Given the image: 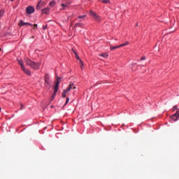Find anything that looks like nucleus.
<instances>
[{
	"mask_svg": "<svg viewBox=\"0 0 179 179\" xmlns=\"http://www.w3.org/2000/svg\"><path fill=\"white\" fill-rule=\"evenodd\" d=\"M176 110H177V106L173 107V111H176Z\"/></svg>",
	"mask_w": 179,
	"mask_h": 179,
	"instance_id": "nucleus-27",
	"label": "nucleus"
},
{
	"mask_svg": "<svg viewBox=\"0 0 179 179\" xmlns=\"http://www.w3.org/2000/svg\"><path fill=\"white\" fill-rule=\"evenodd\" d=\"M69 103V98L67 97L64 106H66Z\"/></svg>",
	"mask_w": 179,
	"mask_h": 179,
	"instance_id": "nucleus-25",
	"label": "nucleus"
},
{
	"mask_svg": "<svg viewBox=\"0 0 179 179\" xmlns=\"http://www.w3.org/2000/svg\"><path fill=\"white\" fill-rule=\"evenodd\" d=\"M25 64L27 65H28V66H30L32 69H35V70L40 69L41 64L36 63V62L31 61V59H27L25 60Z\"/></svg>",
	"mask_w": 179,
	"mask_h": 179,
	"instance_id": "nucleus-1",
	"label": "nucleus"
},
{
	"mask_svg": "<svg viewBox=\"0 0 179 179\" xmlns=\"http://www.w3.org/2000/svg\"><path fill=\"white\" fill-rule=\"evenodd\" d=\"M49 6H52V8L55 6V1H52L50 2Z\"/></svg>",
	"mask_w": 179,
	"mask_h": 179,
	"instance_id": "nucleus-17",
	"label": "nucleus"
},
{
	"mask_svg": "<svg viewBox=\"0 0 179 179\" xmlns=\"http://www.w3.org/2000/svg\"><path fill=\"white\" fill-rule=\"evenodd\" d=\"M62 8H65L66 6V5L64 4V3H62Z\"/></svg>",
	"mask_w": 179,
	"mask_h": 179,
	"instance_id": "nucleus-29",
	"label": "nucleus"
},
{
	"mask_svg": "<svg viewBox=\"0 0 179 179\" xmlns=\"http://www.w3.org/2000/svg\"><path fill=\"white\" fill-rule=\"evenodd\" d=\"M72 51L73 52V53L75 54L76 58V59H78V61H82L80 59V57H79V55H78V53L76 52V51H75V50L72 49Z\"/></svg>",
	"mask_w": 179,
	"mask_h": 179,
	"instance_id": "nucleus-13",
	"label": "nucleus"
},
{
	"mask_svg": "<svg viewBox=\"0 0 179 179\" xmlns=\"http://www.w3.org/2000/svg\"><path fill=\"white\" fill-rule=\"evenodd\" d=\"M44 82L45 87H47L48 89H51V83H52V82L51 81V77H50V75L47 73L45 75Z\"/></svg>",
	"mask_w": 179,
	"mask_h": 179,
	"instance_id": "nucleus-3",
	"label": "nucleus"
},
{
	"mask_svg": "<svg viewBox=\"0 0 179 179\" xmlns=\"http://www.w3.org/2000/svg\"><path fill=\"white\" fill-rule=\"evenodd\" d=\"M171 120H173V121H177V120H178V117H176V116H175V115H172V116H171Z\"/></svg>",
	"mask_w": 179,
	"mask_h": 179,
	"instance_id": "nucleus-18",
	"label": "nucleus"
},
{
	"mask_svg": "<svg viewBox=\"0 0 179 179\" xmlns=\"http://www.w3.org/2000/svg\"><path fill=\"white\" fill-rule=\"evenodd\" d=\"M11 1H15V0H10Z\"/></svg>",
	"mask_w": 179,
	"mask_h": 179,
	"instance_id": "nucleus-33",
	"label": "nucleus"
},
{
	"mask_svg": "<svg viewBox=\"0 0 179 179\" xmlns=\"http://www.w3.org/2000/svg\"><path fill=\"white\" fill-rule=\"evenodd\" d=\"M145 59H146V57L145 56L141 58V61H145Z\"/></svg>",
	"mask_w": 179,
	"mask_h": 179,
	"instance_id": "nucleus-26",
	"label": "nucleus"
},
{
	"mask_svg": "<svg viewBox=\"0 0 179 179\" xmlns=\"http://www.w3.org/2000/svg\"><path fill=\"white\" fill-rule=\"evenodd\" d=\"M5 13V11L3 10H0V19L3 16V14Z\"/></svg>",
	"mask_w": 179,
	"mask_h": 179,
	"instance_id": "nucleus-20",
	"label": "nucleus"
},
{
	"mask_svg": "<svg viewBox=\"0 0 179 179\" xmlns=\"http://www.w3.org/2000/svg\"><path fill=\"white\" fill-rule=\"evenodd\" d=\"M20 26H31V27H33V24H31L29 22H24L23 20H20L19 23Z\"/></svg>",
	"mask_w": 179,
	"mask_h": 179,
	"instance_id": "nucleus-7",
	"label": "nucleus"
},
{
	"mask_svg": "<svg viewBox=\"0 0 179 179\" xmlns=\"http://www.w3.org/2000/svg\"><path fill=\"white\" fill-rule=\"evenodd\" d=\"M73 89H76V87H73Z\"/></svg>",
	"mask_w": 179,
	"mask_h": 179,
	"instance_id": "nucleus-32",
	"label": "nucleus"
},
{
	"mask_svg": "<svg viewBox=\"0 0 179 179\" xmlns=\"http://www.w3.org/2000/svg\"><path fill=\"white\" fill-rule=\"evenodd\" d=\"M102 3H110V0H103Z\"/></svg>",
	"mask_w": 179,
	"mask_h": 179,
	"instance_id": "nucleus-21",
	"label": "nucleus"
},
{
	"mask_svg": "<svg viewBox=\"0 0 179 179\" xmlns=\"http://www.w3.org/2000/svg\"><path fill=\"white\" fill-rule=\"evenodd\" d=\"M129 44V42H126L123 44L120 45V47H125V45H128Z\"/></svg>",
	"mask_w": 179,
	"mask_h": 179,
	"instance_id": "nucleus-19",
	"label": "nucleus"
},
{
	"mask_svg": "<svg viewBox=\"0 0 179 179\" xmlns=\"http://www.w3.org/2000/svg\"><path fill=\"white\" fill-rule=\"evenodd\" d=\"M45 5H47V2L41 0L36 6V10H40V9H41L43 6H45Z\"/></svg>",
	"mask_w": 179,
	"mask_h": 179,
	"instance_id": "nucleus-4",
	"label": "nucleus"
},
{
	"mask_svg": "<svg viewBox=\"0 0 179 179\" xmlns=\"http://www.w3.org/2000/svg\"><path fill=\"white\" fill-rule=\"evenodd\" d=\"M90 16H92V17H94V19H95V20L96 22H100V17L98 16L97 14H96V13L93 10H90Z\"/></svg>",
	"mask_w": 179,
	"mask_h": 179,
	"instance_id": "nucleus-5",
	"label": "nucleus"
},
{
	"mask_svg": "<svg viewBox=\"0 0 179 179\" xmlns=\"http://www.w3.org/2000/svg\"><path fill=\"white\" fill-rule=\"evenodd\" d=\"M60 80H61V78L57 77V82L55 83V85L54 87V92L51 96L50 101H53L54 99H55V96H57V93L58 92V87H59V83L61 82Z\"/></svg>",
	"mask_w": 179,
	"mask_h": 179,
	"instance_id": "nucleus-2",
	"label": "nucleus"
},
{
	"mask_svg": "<svg viewBox=\"0 0 179 179\" xmlns=\"http://www.w3.org/2000/svg\"><path fill=\"white\" fill-rule=\"evenodd\" d=\"M34 7L29 6L28 7H27L26 8V12L27 13H28V15H31V13H34Z\"/></svg>",
	"mask_w": 179,
	"mask_h": 179,
	"instance_id": "nucleus-6",
	"label": "nucleus"
},
{
	"mask_svg": "<svg viewBox=\"0 0 179 179\" xmlns=\"http://www.w3.org/2000/svg\"><path fill=\"white\" fill-rule=\"evenodd\" d=\"M80 68H81V69H83V62H82V60H80Z\"/></svg>",
	"mask_w": 179,
	"mask_h": 179,
	"instance_id": "nucleus-24",
	"label": "nucleus"
},
{
	"mask_svg": "<svg viewBox=\"0 0 179 179\" xmlns=\"http://www.w3.org/2000/svg\"><path fill=\"white\" fill-rule=\"evenodd\" d=\"M0 51H1V48H0Z\"/></svg>",
	"mask_w": 179,
	"mask_h": 179,
	"instance_id": "nucleus-35",
	"label": "nucleus"
},
{
	"mask_svg": "<svg viewBox=\"0 0 179 179\" xmlns=\"http://www.w3.org/2000/svg\"><path fill=\"white\" fill-rule=\"evenodd\" d=\"M41 12L43 14L48 15L50 13V8H48V7L42 9Z\"/></svg>",
	"mask_w": 179,
	"mask_h": 179,
	"instance_id": "nucleus-9",
	"label": "nucleus"
},
{
	"mask_svg": "<svg viewBox=\"0 0 179 179\" xmlns=\"http://www.w3.org/2000/svg\"><path fill=\"white\" fill-rule=\"evenodd\" d=\"M72 87H73V83H71L66 90H67V92H71V89H72Z\"/></svg>",
	"mask_w": 179,
	"mask_h": 179,
	"instance_id": "nucleus-11",
	"label": "nucleus"
},
{
	"mask_svg": "<svg viewBox=\"0 0 179 179\" xmlns=\"http://www.w3.org/2000/svg\"><path fill=\"white\" fill-rule=\"evenodd\" d=\"M117 48H120V45H117V46H110V50L111 51H114V50H117Z\"/></svg>",
	"mask_w": 179,
	"mask_h": 179,
	"instance_id": "nucleus-15",
	"label": "nucleus"
},
{
	"mask_svg": "<svg viewBox=\"0 0 179 179\" xmlns=\"http://www.w3.org/2000/svg\"><path fill=\"white\" fill-rule=\"evenodd\" d=\"M136 26H138V24H136Z\"/></svg>",
	"mask_w": 179,
	"mask_h": 179,
	"instance_id": "nucleus-34",
	"label": "nucleus"
},
{
	"mask_svg": "<svg viewBox=\"0 0 179 179\" xmlns=\"http://www.w3.org/2000/svg\"><path fill=\"white\" fill-rule=\"evenodd\" d=\"M99 55L100 57H103V58H108V55H107L106 53H102Z\"/></svg>",
	"mask_w": 179,
	"mask_h": 179,
	"instance_id": "nucleus-16",
	"label": "nucleus"
},
{
	"mask_svg": "<svg viewBox=\"0 0 179 179\" xmlns=\"http://www.w3.org/2000/svg\"><path fill=\"white\" fill-rule=\"evenodd\" d=\"M47 26H48V25H45V26L43 27V30H46Z\"/></svg>",
	"mask_w": 179,
	"mask_h": 179,
	"instance_id": "nucleus-28",
	"label": "nucleus"
},
{
	"mask_svg": "<svg viewBox=\"0 0 179 179\" xmlns=\"http://www.w3.org/2000/svg\"><path fill=\"white\" fill-rule=\"evenodd\" d=\"M22 108H23V105H22V104H21V108H20V110H22Z\"/></svg>",
	"mask_w": 179,
	"mask_h": 179,
	"instance_id": "nucleus-31",
	"label": "nucleus"
},
{
	"mask_svg": "<svg viewBox=\"0 0 179 179\" xmlns=\"http://www.w3.org/2000/svg\"><path fill=\"white\" fill-rule=\"evenodd\" d=\"M34 27H37V24H34Z\"/></svg>",
	"mask_w": 179,
	"mask_h": 179,
	"instance_id": "nucleus-30",
	"label": "nucleus"
},
{
	"mask_svg": "<svg viewBox=\"0 0 179 179\" xmlns=\"http://www.w3.org/2000/svg\"><path fill=\"white\" fill-rule=\"evenodd\" d=\"M85 17H86V15H79L78 17V19H85Z\"/></svg>",
	"mask_w": 179,
	"mask_h": 179,
	"instance_id": "nucleus-23",
	"label": "nucleus"
},
{
	"mask_svg": "<svg viewBox=\"0 0 179 179\" xmlns=\"http://www.w3.org/2000/svg\"><path fill=\"white\" fill-rule=\"evenodd\" d=\"M69 92V91H67V90H64L62 92V97L63 99H65V97H66V94H68V93Z\"/></svg>",
	"mask_w": 179,
	"mask_h": 179,
	"instance_id": "nucleus-12",
	"label": "nucleus"
},
{
	"mask_svg": "<svg viewBox=\"0 0 179 179\" xmlns=\"http://www.w3.org/2000/svg\"><path fill=\"white\" fill-rule=\"evenodd\" d=\"M83 26H85V24L78 22L75 24L74 27H83Z\"/></svg>",
	"mask_w": 179,
	"mask_h": 179,
	"instance_id": "nucleus-14",
	"label": "nucleus"
},
{
	"mask_svg": "<svg viewBox=\"0 0 179 179\" xmlns=\"http://www.w3.org/2000/svg\"><path fill=\"white\" fill-rule=\"evenodd\" d=\"M173 115L178 118V117H179V111L178 110L176 111V113L175 114H173Z\"/></svg>",
	"mask_w": 179,
	"mask_h": 179,
	"instance_id": "nucleus-22",
	"label": "nucleus"
},
{
	"mask_svg": "<svg viewBox=\"0 0 179 179\" xmlns=\"http://www.w3.org/2000/svg\"><path fill=\"white\" fill-rule=\"evenodd\" d=\"M17 62H18L19 65H20L21 69L24 68V64L23 63L22 60L17 59Z\"/></svg>",
	"mask_w": 179,
	"mask_h": 179,
	"instance_id": "nucleus-10",
	"label": "nucleus"
},
{
	"mask_svg": "<svg viewBox=\"0 0 179 179\" xmlns=\"http://www.w3.org/2000/svg\"><path fill=\"white\" fill-rule=\"evenodd\" d=\"M22 70L26 73V75H27V76H31V72L28 69H26V67L22 69Z\"/></svg>",
	"mask_w": 179,
	"mask_h": 179,
	"instance_id": "nucleus-8",
	"label": "nucleus"
}]
</instances>
